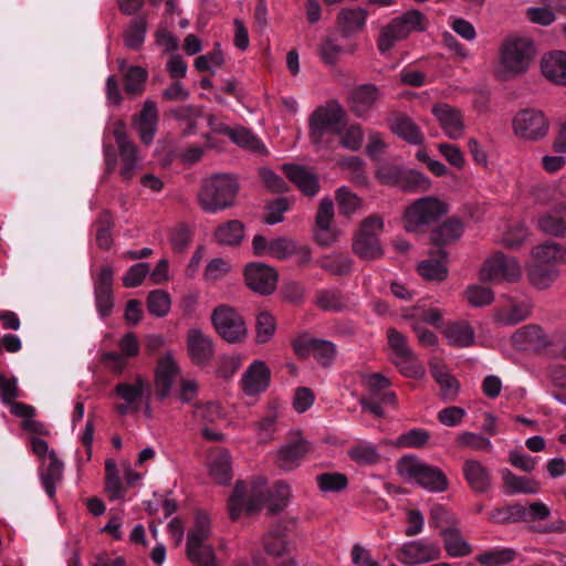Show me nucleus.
Wrapping results in <instances>:
<instances>
[{"mask_svg": "<svg viewBox=\"0 0 566 566\" xmlns=\"http://www.w3.org/2000/svg\"><path fill=\"white\" fill-rule=\"evenodd\" d=\"M105 471H106L105 490L108 493L109 499L111 500L124 499L126 491L122 484L116 463L113 460H107L105 462Z\"/></svg>", "mask_w": 566, "mask_h": 566, "instance_id": "3c124183", "label": "nucleus"}, {"mask_svg": "<svg viewBox=\"0 0 566 566\" xmlns=\"http://www.w3.org/2000/svg\"><path fill=\"white\" fill-rule=\"evenodd\" d=\"M211 533L209 516L203 512H198L193 525L188 531L186 542V554L191 563L203 562L205 558L216 556L212 545L208 543Z\"/></svg>", "mask_w": 566, "mask_h": 566, "instance_id": "1a4fd4ad", "label": "nucleus"}, {"mask_svg": "<svg viewBox=\"0 0 566 566\" xmlns=\"http://www.w3.org/2000/svg\"><path fill=\"white\" fill-rule=\"evenodd\" d=\"M512 344L517 350L539 352L551 345V339L541 326L530 324L513 333Z\"/></svg>", "mask_w": 566, "mask_h": 566, "instance_id": "412c9836", "label": "nucleus"}, {"mask_svg": "<svg viewBox=\"0 0 566 566\" xmlns=\"http://www.w3.org/2000/svg\"><path fill=\"white\" fill-rule=\"evenodd\" d=\"M147 28L145 15L135 17L123 32L125 46L129 50H139L145 42Z\"/></svg>", "mask_w": 566, "mask_h": 566, "instance_id": "a19ab883", "label": "nucleus"}, {"mask_svg": "<svg viewBox=\"0 0 566 566\" xmlns=\"http://www.w3.org/2000/svg\"><path fill=\"white\" fill-rule=\"evenodd\" d=\"M549 128V118L542 109L534 107L520 109L512 119L514 135L525 142L544 139L548 135Z\"/></svg>", "mask_w": 566, "mask_h": 566, "instance_id": "6e6552de", "label": "nucleus"}, {"mask_svg": "<svg viewBox=\"0 0 566 566\" xmlns=\"http://www.w3.org/2000/svg\"><path fill=\"white\" fill-rule=\"evenodd\" d=\"M113 275V268L103 265L94 281L95 305L103 318L109 316L114 307Z\"/></svg>", "mask_w": 566, "mask_h": 566, "instance_id": "a211bd4d", "label": "nucleus"}, {"mask_svg": "<svg viewBox=\"0 0 566 566\" xmlns=\"http://www.w3.org/2000/svg\"><path fill=\"white\" fill-rule=\"evenodd\" d=\"M322 492H339L347 486V478L342 473H322L316 478Z\"/></svg>", "mask_w": 566, "mask_h": 566, "instance_id": "0e129e2a", "label": "nucleus"}, {"mask_svg": "<svg viewBox=\"0 0 566 566\" xmlns=\"http://www.w3.org/2000/svg\"><path fill=\"white\" fill-rule=\"evenodd\" d=\"M211 322L220 337L228 343H240L248 335L244 319L229 305L217 306L212 311Z\"/></svg>", "mask_w": 566, "mask_h": 566, "instance_id": "9b49d317", "label": "nucleus"}, {"mask_svg": "<svg viewBox=\"0 0 566 566\" xmlns=\"http://www.w3.org/2000/svg\"><path fill=\"white\" fill-rule=\"evenodd\" d=\"M290 497L291 489L282 481L276 482L270 493L264 479L260 478L250 485L238 481L229 499V514L231 520H238L243 512L249 515L255 514L266 500L270 501V511L277 513L285 507Z\"/></svg>", "mask_w": 566, "mask_h": 566, "instance_id": "f257e3e1", "label": "nucleus"}, {"mask_svg": "<svg viewBox=\"0 0 566 566\" xmlns=\"http://www.w3.org/2000/svg\"><path fill=\"white\" fill-rule=\"evenodd\" d=\"M479 277L482 282L514 283L522 277V268L515 258L497 252L484 261Z\"/></svg>", "mask_w": 566, "mask_h": 566, "instance_id": "9d476101", "label": "nucleus"}, {"mask_svg": "<svg viewBox=\"0 0 566 566\" xmlns=\"http://www.w3.org/2000/svg\"><path fill=\"white\" fill-rule=\"evenodd\" d=\"M426 29V18L418 10H409L394 18L380 29L377 48L381 54L389 52L398 42L406 40L413 32Z\"/></svg>", "mask_w": 566, "mask_h": 566, "instance_id": "39448f33", "label": "nucleus"}, {"mask_svg": "<svg viewBox=\"0 0 566 566\" xmlns=\"http://www.w3.org/2000/svg\"><path fill=\"white\" fill-rule=\"evenodd\" d=\"M525 515V509L521 505H509L494 509L489 520L496 524H504L521 520Z\"/></svg>", "mask_w": 566, "mask_h": 566, "instance_id": "e2e57ef3", "label": "nucleus"}, {"mask_svg": "<svg viewBox=\"0 0 566 566\" xmlns=\"http://www.w3.org/2000/svg\"><path fill=\"white\" fill-rule=\"evenodd\" d=\"M96 242L101 249L108 250L113 244L112 229L114 228V220L108 211H103L98 214L96 221Z\"/></svg>", "mask_w": 566, "mask_h": 566, "instance_id": "de8ad7c7", "label": "nucleus"}, {"mask_svg": "<svg viewBox=\"0 0 566 566\" xmlns=\"http://www.w3.org/2000/svg\"><path fill=\"white\" fill-rule=\"evenodd\" d=\"M431 374L434 380L440 385L443 396L452 397L458 394L459 384L444 366L432 364Z\"/></svg>", "mask_w": 566, "mask_h": 566, "instance_id": "6e6d98bb", "label": "nucleus"}, {"mask_svg": "<svg viewBox=\"0 0 566 566\" xmlns=\"http://www.w3.org/2000/svg\"><path fill=\"white\" fill-rule=\"evenodd\" d=\"M120 159L119 174L123 180H130L140 168V157L136 145L118 149Z\"/></svg>", "mask_w": 566, "mask_h": 566, "instance_id": "c03bdc74", "label": "nucleus"}, {"mask_svg": "<svg viewBox=\"0 0 566 566\" xmlns=\"http://www.w3.org/2000/svg\"><path fill=\"white\" fill-rule=\"evenodd\" d=\"M354 252L361 259L376 260L380 259L384 250L376 237H366L365 234L356 233L353 241Z\"/></svg>", "mask_w": 566, "mask_h": 566, "instance_id": "37998d69", "label": "nucleus"}, {"mask_svg": "<svg viewBox=\"0 0 566 566\" xmlns=\"http://www.w3.org/2000/svg\"><path fill=\"white\" fill-rule=\"evenodd\" d=\"M516 552L510 547H496L476 555L478 563L484 566H504L512 563Z\"/></svg>", "mask_w": 566, "mask_h": 566, "instance_id": "a18cd8bd", "label": "nucleus"}, {"mask_svg": "<svg viewBox=\"0 0 566 566\" xmlns=\"http://www.w3.org/2000/svg\"><path fill=\"white\" fill-rule=\"evenodd\" d=\"M559 272L553 268H545L543 264L535 263L528 271V279L533 286L539 290L547 289L558 277Z\"/></svg>", "mask_w": 566, "mask_h": 566, "instance_id": "09e8293b", "label": "nucleus"}, {"mask_svg": "<svg viewBox=\"0 0 566 566\" xmlns=\"http://www.w3.org/2000/svg\"><path fill=\"white\" fill-rule=\"evenodd\" d=\"M531 254L536 263L543 265L555 268L558 264L566 263V247L553 241L536 245Z\"/></svg>", "mask_w": 566, "mask_h": 566, "instance_id": "473e14b6", "label": "nucleus"}, {"mask_svg": "<svg viewBox=\"0 0 566 566\" xmlns=\"http://www.w3.org/2000/svg\"><path fill=\"white\" fill-rule=\"evenodd\" d=\"M247 285L261 295L272 294L277 284V272L263 263H249L244 270Z\"/></svg>", "mask_w": 566, "mask_h": 566, "instance_id": "dca6fc26", "label": "nucleus"}, {"mask_svg": "<svg viewBox=\"0 0 566 566\" xmlns=\"http://www.w3.org/2000/svg\"><path fill=\"white\" fill-rule=\"evenodd\" d=\"M463 478L470 489L475 493H486L492 485L490 469L480 461L468 459L462 467Z\"/></svg>", "mask_w": 566, "mask_h": 566, "instance_id": "5701e85b", "label": "nucleus"}, {"mask_svg": "<svg viewBox=\"0 0 566 566\" xmlns=\"http://www.w3.org/2000/svg\"><path fill=\"white\" fill-rule=\"evenodd\" d=\"M171 306L170 296L163 290H155L148 294L147 308L148 312L156 317L166 316Z\"/></svg>", "mask_w": 566, "mask_h": 566, "instance_id": "13d9d810", "label": "nucleus"}, {"mask_svg": "<svg viewBox=\"0 0 566 566\" xmlns=\"http://www.w3.org/2000/svg\"><path fill=\"white\" fill-rule=\"evenodd\" d=\"M295 354L303 359L313 356L323 367L332 365L336 357L337 349L334 343L326 339L310 336H300L293 342Z\"/></svg>", "mask_w": 566, "mask_h": 566, "instance_id": "4468645a", "label": "nucleus"}, {"mask_svg": "<svg viewBox=\"0 0 566 566\" xmlns=\"http://www.w3.org/2000/svg\"><path fill=\"white\" fill-rule=\"evenodd\" d=\"M271 371L262 360H254L241 378V387L247 396L253 397L264 392L270 386Z\"/></svg>", "mask_w": 566, "mask_h": 566, "instance_id": "4be33fe9", "label": "nucleus"}, {"mask_svg": "<svg viewBox=\"0 0 566 566\" xmlns=\"http://www.w3.org/2000/svg\"><path fill=\"white\" fill-rule=\"evenodd\" d=\"M222 133L228 136L231 142L245 150L259 155L266 154V147L262 140L245 127H226Z\"/></svg>", "mask_w": 566, "mask_h": 566, "instance_id": "72a5a7b5", "label": "nucleus"}, {"mask_svg": "<svg viewBox=\"0 0 566 566\" xmlns=\"http://www.w3.org/2000/svg\"><path fill=\"white\" fill-rule=\"evenodd\" d=\"M381 92L374 84H363L355 87L349 97L350 111L359 116H366L380 99Z\"/></svg>", "mask_w": 566, "mask_h": 566, "instance_id": "393cba45", "label": "nucleus"}, {"mask_svg": "<svg viewBox=\"0 0 566 566\" xmlns=\"http://www.w3.org/2000/svg\"><path fill=\"white\" fill-rule=\"evenodd\" d=\"M239 190L234 177L230 175H214L202 181L198 193L201 209L216 213L231 207Z\"/></svg>", "mask_w": 566, "mask_h": 566, "instance_id": "20e7f679", "label": "nucleus"}, {"mask_svg": "<svg viewBox=\"0 0 566 566\" xmlns=\"http://www.w3.org/2000/svg\"><path fill=\"white\" fill-rule=\"evenodd\" d=\"M537 227L546 234L566 238V206H558L541 216Z\"/></svg>", "mask_w": 566, "mask_h": 566, "instance_id": "2f4dec72", "label": "nucleus"}, {"mask_svg": "<svg viewBox=\"0 0 566 566\" xmlns=\"http://www.w3.org/2000/svg\"><path fill=\"white\" fill-rule=\"evenodd\" d=\"M463 223L458 218H449L431 233V240L436 245H446L459 240L463 233Z\"/></svg>", "mask_w": 566, "mask_h": 566, "instance_id": "58836bf2", "label": "nucleus"}, {"mask_svg": "<svg viewBox=\"0 0 566 566\" xmlns=\"http://www.w3.org/2000/svg\"><path fill=\"white\" fill-rule=\"evenodd\" d=\"M368 11L363 8L342 9L337 14V25L344 36L361 31L367 21Z\"/></svg>", "mask_w": 566, "mask_h": 566, "instance_id": "7c9ffc66", "label": "nucleus"}, {"mask_svg": "<svg viewBox=\"0 0 566 566\" xmlns=\"http://www.w3.org/2000/svg\"><path fill=\"white\" fill-rule=\"evenodd\" d=\"M119 71L124 76V87L127 94L138 95L144 91L148 72L142 66H127L125 61H119Z\"/></svg>", "mask_w": 566, "mask_h": 566, "instance_id": "4c0bfd02", "label": "nucleus"}, {"mask_svg": "<svg viewBox=\"0 0 566 566\" xmlns=\"http://www.w3.org/2000/svg\"><path fill=\"white\" fill-rule=\"evenodd\" d=\"M398 473L430 492H443L448 488V480L440 469L431 467L416 457H402L398 462Z\"/></svg>", "mask_w": 566, "mask_h": 566, "instance_id": "0eeeda50", "label": "nucleus"}, {"mask_svg": "<svg viewBox=\"0 0 566 566\" xmlns=\"http://www.w3.org/2000/svg\"><path fill=\"white\" fill-rule=\"evenodd\" d=\"M276 329L274 317L268 312H261L256 316V342H269Z\"/></svg>", "mask_w": 566, "mask_h": 566, "instance_id": "774afa93", "label": "nucleus"}, {"mask_svg": "<svg viewBox=\"0 0 566 566\" xmlns=\"http://www.w3.org/2000/svg\"><path fill=\"white\" fill-rule=\"evenodd\" d=\"M192 413L195 419L205 426L214 423L223 418L220 403L214 401L195 405Z\"/></svg>", "mask_w": 566, "mask_h": 566, "instance_id": "4d7b16f0", "label": "nucleus"}, {"mask_svg": "<svg viewBox=\"0 0 566 566\" xmlns=\"http://www.w3.org/2000/svg\"><path fill=\"white\" fill-rule=\"evenodd\" d=\"M318 265L333 275H345L352 271V259L345 254H334L318 260Z\"/></svg>", "mask_w": 566, "mask_h": 566, "instance_id": "5fc2aeb1", "label": "nucleus"}, {"mask_svg": "<svg viewBox=\"0 0 566 566\" xmlns=\"http://www.w3.org/2000/svg\"><path fill=\"white\" fill-rule=\"evenodd\" d=\"M149 384L143 377L137 376L133 382H118L114 391L116 396L124 400L116 410L125 416L132 411L138 410V402L149 392Z\"/></svg>", "mask_w": 566, "mask_h": 566, "instance_id": "6ab92c4d", "label": "nucleus"}, {"mask_svg": "<svg viewBox=\"0 0 566 566\" xmlns=\"http://www.w3.org/2000/svg\"><path fill=\"white\" fill-rule=\"evenodd\" d=\"M440 553L437 544L420 539L402 544L396 557L403 565L416 566L439 558Z\"/></svg>", "mask_w": 566, "mask_h": 566, "instance_id": "f3484780", "label": "nucleus"}, {"mask_svg": "<svg viewBox=\"0 0 566 566\" xmlns=\"http://www.w3.org/2000/svg\"><path fill=\"white\" fill-rule=\"evenodd\" d=\"M534 42L517 34L506 36L497 50L493 74L499 81H510L523 76L531 69L535 57Z\"/></svg>", "mask_w": 566, "mask_h": 566, "instance_id": "f03ea898", "label": "nucleus"}, {"mask_svg": "<svg viewBox=\"0 0 566 566\" xmlns=\"http://www.w3.org/2000/svg\"><path fill=\"white\" fill-rule=\"evenodd\" d=\"M533 304L527 297L504 295L494 308L493 321L499 326H514L526 321L532 313Z\"/></svg>", "mask_w": 566, "mask_h": 566, "instance_id": "ddd939ff", "label": "nucleus"}, {"mask_svg": "<svg viewBox=\"0 0 566 566\" xmlns=\"http://www.w3.org/2000/svg\"><path fill=\"white\" fill-rule=\"evenodd\" d=\"M310 451L311 443L301 433H291L289 440L277 450L276 463L282 470L292 471Z\"/></svg>", "mask_w": 566, "mask_h": 566, "instance_id": "2eb2a0df", "label": "nucleus"}, {"mask_svg": "<svg viewBox=\"0 0 566 566\" xmlns=\"http://www.w3.org/2000/svg\"><path fill=\"white\" fill-rule=\"evenodd\" d=\"M504 489L507 494H535L538 491V483L525 476H518L509 469L502 470Z\"/></svg>", "mask_w": 566, "mask_h": 566, "instance_id": "79ce46f5", "label": "nucleus"}, {"mask_svg": "<svg viewBox=\"0 0 566 566\" xmlns=\"http://www.w3.org/2000/svg\"><path fill=\"white\" fill-rule=\"evenodd\" d=\"M334 217V203L331 199L324 198L321 200L318 211L316 214V224L322 233L317 234V240L321 244L327 245L329 240L325 238L329 230L331 222Z\"/></svg>", "mask_w": 566, "mask_h": 566, "instance_id": "49530a36", "label": "nucleus"}, {"mask_svg": "<svg viewBox=\"0 0 566 566\" xmlns=\"http://www.w3.org/2000/svg\"><path fill=\"white\" fill-rule=\"evenodd\" d=\"M209 475L219 484H228L232 479L231 455L227 449H211L208 458Z\"/></svg>", "mask_w": 566, "mask_h": 566, "instance_id": "cd10ccee", "label": "nucleus"}, {"mask_svg": "<svg viewBox=\"0 0 566 566\" xmlns=\"http://www.w3.org/2000/svg\"><path fill=\"white\" fill-rule=\"evenodd\" d=\"M443 335L448 344L457 348L470 347L475 343V331L465 321L449 323L443 329Z\"/></svg>", "mask_w": 566, "mask_h": 566, "instance_id": "c756f323", "label": "nucleus"}, {"mask_svg": "<svg viewBox=\"0 0 566 566\" xmlns=\"http://www.w3.org/2000/svg\"><path fill=\"white\" fill-rule=\"evenodd\" d=\"M399 188L408 192L427 191L431 188V180L422 172L405 169Z\"/></svg>", "mask_w": 566, "mask_h": 566, "instance_id": "603ef678", "label": "nucleus"}, {"mask_svg": "<svg viewBox=\"0 0 566 566\" xmlns=\"http://www.w3.org/2000/svg\"><path fill=\"white\" fill-rule=\"evenodd\" d=\"M431 112L447 137L458 140L463 136L464 119L460 109L447 103H438L432 106Z\"/></svg>", "mask_w": 566, "mask_h": 566, "instance_id": "aec40b11", "label": "nucleus"}, {"mask_svg": "<svg viewBox=\"0 0 566 566\" xmlns=\"http://www.w3.org/2000/svg\"><path fill=\"white\" fill-rule=\"evenodd\" d=\"M388 344L395 354V358H408L411 357L413 352L410 349L407 343V338L400 332L395 328H388L387 331Z\"/></svg>", "mask_w": 566, "mask_h": 566, "instance_id": "69168bd1", "label": "nucleus"}, {"mask_svg": "<svg viewBox=\"0 0 566 566\" xmlns=\"http://www.w3.org/2000/svg\"><path fill=\"white\" fill-rule=\"evenodd\" d=\"M263 547L268 555L273 557H284L290 553V544L281 531H271L263 537Z\"/></svg>", "mask_w": 566, "mask_h": 566, "instance_id": "8fccbe9b", "label": "nucleus"}, {"mask_svg": "<svg viewBox=\"0 0 566 566\" xmlns=\"http://www.w3.org/2000/svg\"><path fill=\"white\" fill-rule=\"evenodd\" d=\"M287 178L306 196L313 197L318 192L317 177L311 170L298 165H284Z\"/></svg>", "mask_w": 566, "mask_h": 566, "instance_id": "c85d7f7f", "label": "nucleus"}, {"mask_svg": "<svg viewBox=\"0 0 566 566\" xmlns=\"http://www.w3.org/2000/svg\"><path fill=\"white\" fill-rule=\"evenodd\" d=\"M448 211V203L437 197L427 196L419 198L405 210V229L408 232H418L422 228L437 222Z\"/></svg>", "mask_w": 566, "mask_h": 566, "instance_id": "423d86ee", "label": "nucleus"}, {"mask_svg": "<svg viewBox=\"0 0 566 566\" xmlns=\"http://www.w3.org/2000/svg\"><path fill=\"white\" fill-rule=\"evenodd\" d=\"M336 201L339 212L345 216L353 214L361 207V199L345 186L337 189Z\"/></svg>", "mask_w": 566, "mask_h": 566, "instance_id": "bf43d9fd", "label": "nucleus"}, {"mask_svg": "<svg viewBox=\"0 0 566 566\" xmlns=\"http://www.w3.org/2000/svg\"><path fill=\"white\" fill-rule=\"evenodd\" d=\"M296 242L289 238H276L269 243V253L277 260H285L294 255Z\"/></svg>", "mask_w": 566, "mask_h": 566, "instance_id": "338daca9", "label": "nucleus"}, {"mask_svg": "<svg viewBox=\"0 0 566 566\" xmlns=\"http://www.w3.org/2000/svg\"><path fill=\"white\" fill-rule=\"evenodd\" d=\"M349 457L359 464L376 463L379 458L377 448L370 442L359 443L349 450Z\"/></svg>", "mask_w": 566, "mask_h": 566, "instance_id": "052dcab7", "label": "nucleus"}, {"mask_svg": "<svg viewBox=\"0 0 566 566\" xmlns=\"http://www.w3.org/2000/svg\"><path fill=\"white\" fill-rule=\"evenodd\" d=\"M155 395L160 401L172 395V387L178 384L175 398L181 403H191L199 392V384L193 378H182L180 368L170 353L164 355L155 369Z\"/></svg>", "mask_w": 566, "mask_h": 566, "instance_id": "7ed1b4c3", "label": "nucleus"}, {"mask_svg": "<svg viewBox=\"0 0 566 566\" xmlns=\"http://www.w3.org/2000/svg\"><path fill=\"white\" fill-rule=\"evenodd\" d=\"M390 127L394 134L410 145L419 146L424 140L420 127L406 115L396 117Z\"/></svg>", "mask_w": 566, "mask_h": 566, "instance_id": "f704fd0d", "label": "nucleus"}, {"mask_svg": "<svg viewBox=\"0 0 566 566\" xmlns=\"http://www.w3.org/2000/svg\"><path fill=\"white\" fill-rule=\"evenodd\" d=\"M244 237V227L238 220H231L219 227L216 231V239L221 244H238Z\"/></svg>", "mask_w": 566, "mask_h": 566, "instance_id": "864d4df0", "label": "nucleus"}, {"mask_svg": "<svg viewBox=\"0 0 566 566\" xmlns=\"http://www.w3.org/2000/svg\"><path fill=\"white\" fill-rule=\"evenodd\" d=\"M444 549L451 557L468 556L472 552L471 545L464 539L455 526H450L440 532Z\"/></svg>", "mask_w": 566, "mask_h": 566, "instance_id": "c9c22d12", "label": "nucleus"}, {"mask_svg": "<svg viewBox=\"0 0 566 566\" xmlns=\"http://www.w3.org/2000/svg\"><path fill=\"white\" fill-rule=\"evenodd\" d=\"M539 67L543 76L557 85H566V52L553 51L542 56Z\"/></svg>", "mask_w": 566, "mask_h": 566, "instance_id": "bb28decb", "label": "nucleus"}, {"mask_svg": "<svg viewBox=\"0 0 566 566\" xmlns=\"http://www.w3.org/2000/svg\"><path fill=\"white\" fill-rule=\"evenodd\" d=\"M187 347L196 365H206L213 356V343L210 336L199 328H191L187 336Z\"/></svg>", "mask_w": 566, "mask_h": 566, "instance_id": "b1692460", "label": "nucleus"}, {"mask_svg": "<svg viewBox=\"0 0 566 566\" xmlns=\"http://www.w3.org/2000/svg\"><path fill=\"white\" fill-rule=\"evenodd\" d=\"M46 461L41 474V480L46 494L53 497L55 495V485L63 476V463L57 459L54 451L49 453Z\"/></svg>", "mask_w": 566, "mask_h": 566, "instance_id": "ea45409f", "label": "nucleus"}, {"mask_svg": "<svg viewBox=\"0 0 566 566\" xmlns=\"http://www.w3.org/2000/svg\"><path fill=\"white\" fill-rule=\"evenodd\" d=\"M158 124V111L155 102L145 101L140 113L134 118L133 125L138 132L142 142L149 145L156 135Z\"/></svg>", "mask_w": 566, "mask_h": 566, "instance_id": "a878e982", "label": "nucleus"}, {"mask_svg": "<svg viewBox=\"0 0 566 566\" xmlns=\"http://www.w3.org/2000/svg\"><path fill=\"white\" fill-rule=\"evenodd\" d=\"M457 443L462 448H469L475 451H490L492 442L479 433L463 431L457 437Z\"/></svg>", "mask_w": 566, "mask_h": 566, "instance_id": "680f3d73", "label": "nucleus"}, {"mask_svg": "<svg viewBox=\"0 0 566 566\" xmlns=\"http://www.w3.org/2000/svg\"><path fill=\"white\" fill-rule=\"evenodd\" d=\"M344 118L345 112L337 104L316 108L310 117V133L312 140L317 144L327 133L340 134V126Z\"/></svg>", "mask_w": 566, "mask_h": 566, "instance_id": "f8f14e48", "label": "nucleus"}, {"mask_svg": "<svg viewBox=\"0 0 566 566\" xmlns=\"http://www.w3.org/2000/svg\"><path fill=\"white\" fill-rule=\"evenodd\" d=\"M447 253L439 251V259H427L418 264L419 275L426 281H444L448 276Z\"/></svg>", "mask_w": 566, "mask_h": 566, "instance_id": "e433bc0d", "label": "nucleus"}]
</instances>
